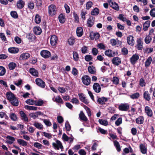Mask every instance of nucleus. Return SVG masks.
<instances>
[{"instance_id":"nucleus-58","label":"nucleus","mask_w":155,"mask_h":155,"mask_svg":"<svg viewBox=\"0 0 155 155\" xmlns=\"http://www.w3.org/2000/svg\"><path fill=\"white\" fill-rule=\"evenodd\" d=\"M65 127L67 131H69L71 129V126L68 122L67 121L65 124Z\"/></svg>"},{"instance_id":"nucleus-15","label":"nucleus","mask_w":155,"mask_h":155,"mask_svg":"<svg viewBox=\"0 0 155 155\" xmlns=\"http://www.w3.org/2000/svg\"><path fill=\"white\" fill-rule=\"evenodd\" d=\"M108 101V99L107 97H98L97 99V102L99 104L103 105L105 104V102Z\"/></svg>"},{"instance_id":"nucleus-35","label":"nucleus","mask_w":155,"mask_h":155,"mask_svg":"<svg viewBox=\"0 0 155 155\" xmlns=\"http://www.w3.org/2000/svg\"><path fill=\"white\" fill-rule=\"evenodd\" d=\"M114 143V146L115 147L117 151H121V148L119 143L117 140H115Z\"/></svg>"},{"instance_id":"nucleus-8","label":"nucleus","mask_w":155,"mask_h":155,"mask_svg":"<svg viewBox=\"0 0 155 155\" xmlns=\"http://www.w3.org/2000/svg\"><path fill=\"white\" fill-rule=\"evenodd\" d=\"M36 83L37 85L41 88L45 87V84L44 81L40 78H38L35 80Z\"/></svg>"},{"instance_id":"nucleus-56","label":"nucleus","mask_w":155,"mask_h":155,"mask_svg":"<svg viewBox=\"0 0 155 155\" xmlns=\"http://www.w3.org/2000/svg\"><path fill=\"white\" fill-rule=\"evenodd\" d=\"M35 105L36 106H41L44 103L43 101L42 100H38V101H35Z\"/></svg>"},{"instance_id":"nucleus-36","label":"nucleus","mask_w":155,"mask_h":155,"mask_svg":"<svg viewBox=\"0 0 155 155\" xmlns=\"http://www.w3.org/2000/svg\"><path fill=\"white\" fill-rule=\"evenodd\" d=\"M140 96V94L138 92H136L130 95V98L132 99H138Z\"/></svg>"},{"instance_id":"nucleus-55","label":"nucleus","mask_w":155,"mask_h":155,"mask_svg":"<svg viewBox=\"0 0 155 155\" xmlns=\"http://www.w3.org/2000/svg\"><path fill=\"white\" fill-rule=\"evenodd\" d=\"M84 107L86 110L88 117H90L91 116V112L90 108L85 105L84 106Z\"/></svg>"},{"instance_id":"nucleus-26","label":"nucleus","mask_w":155,"mask_h":155,"mask_svg":"<svg viewBox=\"0 0 155 155\" xmlns=\"http://www.w3.org/2000/svg\"><path fill=\"white\" fill-rule=\"evenodd\" d=\"M140 149L141 152L143 154H145L147 153V148L143 144H141L140 145Z\"/></svg>"},{"instance_id":"nucleus-48","label":"nucleus","mask_w":155,"mask_h":155,"mask_svg":"<svg viewBox=\"0 0 155 155\" xmlns=\"http://www.w3.org/2000/svg\"><path fill=\"white\" fill-rule=\"evenodd\" d=\"M11 16L14 18H17L18 17V15L16 11H12L10 12Z\"/></svg>"},{"instance_id":"nucleus-44","label":"nucleus","mask_w":155,"mask_h":155,"mask_svg":"<svg viewBox=\"0 0 155 155\" xmlns=\"http://www.w3.org/2000/svg\"><path fill=\"white\" fill-rule=\"evenodd\" d=\"M25 108L27 110H36L37 109V107H36L30 106L28 105H26Z\"/></svg>"},{"instance_id":"nucleus-9","label":"nucleus","mask_w":155,"mask_h":155,"mask_svg":"<svg viewBox=\"0 0 155 155\" xmlns=\"http://www.w3.org/2000/svg\"><path fill=\"white\" fill-rule=\"evenodd\" d=\"M58 40L57 37L55 35H52L50 38V43L52 46H54L57 43Z\"/></svg>"},{"instance_id":"nucleus-7","label":"nucleus","mask_w":155,"mask_h":155,"mask_svg":"<svg viewBox=\"0 0 155 155\" xmlns=\"http://www.w3.org/2000/svg\"><path fill=\"white\" fill-rule=\"evenodd\" d=\"M40 54L44 58H48L51 56L50 52L46 50L41 51L40 52Z\"/></svg>"},{"instance_id":"nucleus-19","label":"nucleus","mask_w":155,"mask_h":155,"mask_svg":"<svg viewBox=\"0 0 155 155\" xmlns=\"http://www.w3.org/2000/svg\"><path fill=\"white\" fill-rule=\"evenodd\" d=\"M33 32L36 35H40L41 33L42 30L39 26H36L33 28Z\"/></svg>"},{"instance_id":"nucleus-5","label":"nucleus","mask_w":155,"mask_h":155,"mask_svg":"<svg viewBox=\"0 0 155 155\" xmlns=\"http://www.w3.org/2000/svg\"><path fill=\"white\" fill-rule=\"evenodd\" d=\"M95 20V17L90 16L87 21V26L90 28L92 27L94 24Z\"/></svg>"},{"instance_id":"nucleus-13","label":"nucleus","mask_w":155,"mask_h":155,"mask_svg":"<svg viewBox=\"0 0 155 155\" xmlns=\"http://www.w3.org/2000/svg\"><path fill=\"white\" fill-rule=\"evenodd\" d=\"M105 54L109 57H114L117 54V53L112 51L111 50H108L106 51L105 53Z\"/></svg>"},{"instance_id":"nucleus-17","label":"nucleus","mask_w":155,"mask_h":155,"mask_svg":"<svg viewBox=\"0 0 155 155\" xmlns=\"http://www.w3.org/2000/svg\"><path fill=\"white\" fill-rule=\"evenodd\" d=\"M134 37L131 35H129L127 37V40L128 44L131 46H133L134 44Z\"/></svg>"},{"instance_id":"nucleus-43","label":"nucleus","mask_w":155,"mask_h":155,"mask_svg":"<svg viewBox=\"0 0 155 155\" xmlns=\"http://www.w3.org/2000/svg\"><path fill=\"white\" fill-rule=\"evenodd\" d=\"M35 22L38 24L40 23L41 21V17L38 14H36L35 16Z\"/></svg>"},{"instance_id":"nucleus-45","label":"nucleus","mask_w":155,"mask_h":155,"mask_svg":"<svg viewBox=\"0 0 155 155\" xmlns=\"http://www.w3.org/2000/svg\"><path fill=\"white\" fill-rule=\"evenodd\" d=\"M30 56V54L29 53H23L21 55L20 58H29Z\"/></svg>"},{"instance_id":"nucleus-1","label":"nucleus","mask_w":155,"mask_h":155,"mask_svg":"<svg viewBox=\"0 0 155 155\" xmlns=\"http://www.w3.org/2000/svg\"><path fill=\"white\" fill-rule=\"evenodd\" d=\"M81 80L83 84L86 85L88 86L91 83V78L87 75H84L81 78Z\"/></svg>"},{"instance_id":"nucleus-29","label":"nucleus","mask_w":155,"mask_h":155,"mask_svg":"<svg viewBox=\"0 0 155 155\" xmlns=\"http://www.w3.org/2000/svg\"><path fill=\"white\" fill-rule=\"evenodd\" d=\"M143 97L146 100L149 101L150 100V97L148 91H146L144 92L143 94Z\"/></svg>"},{"instance_id":"nucleus-30","label":"nucleus","mask_w":155,"mask_h":155,"mask_svg":"<svg viewBox=\"0 0 155 155\" xmlns=\"http://www.w3.org/2000/svg\"><path fill=\"white\" fill-rule=\"evenodd\" d=\"M65 16L62 14H61L58 16L59 21L61 23L63 24L65 21Z\"/></svg>"},{"instance_id":"nucleus-14","label":"nucleus","mask_w":155,"mask_h":155,"mask_svg":"<svg viewBox=\"0 0 155 155\" xmlns=\"http://www.w3.org/2000/svg\"><path fill=\"white\" fill-rule=\"evenodd\" d=\"M145 112L147 116L149 117H152L153 113L151 108L148 106H146L145 107Z\"/></svg>"},{"instance_id":"nucleus-63","label":"nucleus","mask_w":155,"mask_h":155,"mask_svg":"<svg viewBox=\"0 0 155 155\" xmlns=\"http://www.w3.org/2000/svg\"><path fill=\"white\" fill-rule=\"evenodd\" d=\"M14 40L16 43L18 44L21 43V39L18 36H16Z\"/></svg>"},{"instance_id":"nucleus-24","label":"nucleus","mask_w":155,"mask_h":155,"mask_svg":"<svg viewBox=\"0 0 155 155\" xmlns=\"http://www.w3.org/2000/svg\"><path fill=\"white\" fill-rule=\"evenodd\" d=\"M144 118L143 116H140L136 120V123L139 124H142L144 122Z\"/></svg>"},{"instance_id":"nucleus-51","label":"nucleus","mask_w":155,"mask_h":155,"mask_svg":"<svg viewBox=\"0 0 155 155\" xmlns=\"http://www.w3.org/2000/svg\"><path fill=\"white\" fill-rule=\"evenodd\" d=\"M153 51V48H147L145 49H144L143 52L144 53L149 54L152 52Z\"/></svg>"},{"instance_id":"nucleus-60","label":"nucleus","mask_w":155,"mask_h":155,"mask_svg":"<svg viewBox=\"0 0 155 155\" xmlns=\"http://www.w3.org/2000/svg\"><path fill=\"white\" fill-rule=\"evenodd\" d=\"M93 5V3L91 2H89L87 3L86 4V9L88 10Z\"/></svg>"},{"instance_id":"nucleus-31","label":"nucleus","mask_w":155,"mask_h":155,"mask_svg":"<svg viewBox=\"0 0 155 155\" xmlns=\"http://www.w3.org/2000/svg\"><path fill=\"white\" fill-rule=\"evenodd\" d=\"M11 104L14 106H18L19 104V102L18 98L16 97L13 100L11 101Z\"/></svg>"},{"instance_id":"nucleus-3","label":"nucleus","mask_w":155,"mask_h":155,"mask_svg":"<svg viewBox=\"0 0 155 155\" xmlns=\"http://www.w3.org/2000/svg\"><path fill=\"white\" fill-rule=\"evenodd\" d=\"M52 145L54 148L57 149V150H59L60 148L61 149L63 148V147L62 143L60 141L58 140H57L56 141V143L54 142L53 143Z\"/></svg>"},{"instance_id":"nucleus-28","label":"nucleus","mask_w":155,"mask_h":155,"mask_svg":"<svg viewBox=\"0 0 155 155\" xmlns=\"http://www.w3.org/2000/svg\"><path fill=\"white\" fill-rule=\"evenodd\" d=\"M112 63L115 66L119 65L121 63L120 59H112Z\"/></svg>"},{"instance_id":"nucleus-41","label":"nucleus","mask_w":155,"mask_h":155,"mask_svg":"<svg viewBox=\"0 0 155 155\" xmlns=\"http://www.w3.org/2000/svg\"><path fill=\"white\" fill-rule=\"evenodd\" d=\"M54 101L58 103H60L63 104L64 103L62 99L61 98L60 96H58L55 98V100H54L53 99Z\"/></svg>"},{"instance_id":"nucleus-27","label":"nucleus","mask_w":155,"mask_h":155,"mask_svg":"<svg viewBox=\"0 0 155 155\" xmlns=\"http://www.w3.org/2000/svg\"><path fill=\"white\" fill-rule=\"evenodd\" d=\"M17 142L19 144L24 147L27 146V144L28 143L26 141L21 139H18L17 140Z\"/></svg>"},{"instance_id":"nucleus-4","label":"nucleus","mask_w":155,"mask_h":155,"mask_svg":"<svg viewBox=\"0 0 155 155\" xmlns=\"http://www.w3.org/2000/svg\"><path fill=\"white\" fill-rule=\"evenodd\" d=\"M137 44L136 46L138 50H141L143 48V42L141 38H137Z\"/></svg>"},{"instance_id":"nucleus-59","label":"nucleus","mask_w":155,"mask_h":155,"mask_svg":"<svg viewBox=\"0 0 155 155\" xmlns=\"http://www.w3.org/2000/svg\"><path fill=\"white\" fill-rule=\"evenodd\" d=\"M122 123V118L121 117L118 118L117 120L115 121V124L117 126H119Z\"/></svg>"},{"instance_id":"nucleus-38","label":"nucleus","mask_w":155,"mask_h":155,"mask_svg":"<svg viewBox=\"0 0 155 155\" xmlns=\"http://www.w3.org/2000/svg\"><path fill=\"white\" fill-rule=\"evenodd\" d=\"M16 66V64L13 62L10 63L8 65L9 68L10 70L14 69Z\"/></svg>"},{"instance_id":"nucleus-37","label":"nucleus","mask_w":155,"mask_h":155,"mask_svg":"<svg viewBox=\"0 0 155 155\" xmlns=\"http://www.w3.org/2000/svg\"><path fill=\"white\" fill-rule=\"evenodd\" d=\"M99 13V9L97 8H94L91 12V14L92 15H97Z\"/></svg>"},{"instance_id":"nucleus-16","label":"nucleus","mask_w":155,"mask_h":155,"mask_svg":"<svg viewBox=\"0 0 155 155\" xmlns=\"http://www.w3.org/2000/svg\"><path fill=\"white\" fill-rule=\"evenodd\" d=\"M19 113L21 117V118L22 120L26 122L28 121V119L26 115L23 111H20Z\"/></svg>"},{"instance_id":"nucleus-32","label":"nucleus","mask_w":155,"mask_h":155,"mask_svg":"<svg viewBox=\"0 0 155 155\" xmlns=\"http://www.w3.org/2000/svg\"><path fill=\"white\" fill-rule=\"evenodd\" d=\"M151 40V36L149 35H147L144 39V41L146 44L150 43Z\"/></svg>"},{"instance_id":"nucleus-6","label":"nucleus","mask_w":155,"mask_h":155,"mask_svg":"<svg viewBox=\"0 0 155 155\" xmlns=\"http://www.w3.org/2000/svg\"><path fill=\"white\" fill-rule=\"evenodd\" d=\"M129 105L127 104H121L119 106V110L122 111H127L129 108Z\"/></svg>"},{"instance_id":"nucleus-49","label":"nucleus","mask_w":155,"mask_h":155,"mask_svg":"<svg viewBox=\"0 0 155 155\" xmlns=\"http://www.w3.org/2000/svg\"><path fill=\"white\" fill-rule=\"evenodd\" d=\"M99 123L104 126H107L108 125V122L107 120H105L102 119H99L98 120Z\"/></svg>"},{"instance_id":"nucleus-20","label":"nucleus","mask_w":155,"mask_h":155,"mask_svg":"<svg viewBox=\"0 0 155 155\" xmlns=\"http://www.w3.org/2000/svg\"><path fill=\"white\" fill-rule=\"evenodd\" d=\"M25 2L22 0H19L17 2L16 5L18 8L22 9L24 6Z\"/></svg>"},{"instance_id":"nucleus-42","label":"nucleus","mask_w":155,"mask_h":155,"mask_svg":"<svg viewBox=\"0 0 155 155\" xmlns=\"http://www.w3.org/2000/svg\"><path fill=\"white\" fill-rule=\"evenodd\" d=\"M9 117L11 119L14 121L17 120V118L16 115L14 113H11L9 115Z\"/></svg>"},{"instance_id":"nucleus-52","label":"nucleus","mask_w":155,"mask_h":155,"mask_svg":"<svg viewBox=\"0 0 155 155\" xmlns=\"http://www.w3.org/2000/svg\"><path fill=\"white\" fill-rule=\"evenodd\" d=\"M117 18L118 19L123 21H125L127 19L124 16V15L122 14H119Z\"/></svg>"},{"instance_id":"nucleus-25","label":"nucleus","mask_w":155,"mask_h":155,"mask_svg":"<svg viewBox=\"0 0 155 155\" xmlns=\"http://www.w3.org/2000/svg\"><path fill=\"white\" fill-rule=\"evenodd\" d=\"M8 51L11 53H17L18 52L19 50L18 48L15 47H10L8 48Z\"/></svg>"},{"instance_id":"nucleus-22","label":"nucleus","mask_w":155,"mask_h":155,"mask_svg":"<svg viewBox=\"0 0 155 155\" xmlns=\"http://www.w3.org/2000/svg\"><path fill=\"white\" fill-rule=\"evenodd\" d=\"M79 117L81 120H82L85 121H86L88 120L87 118L85 116L82 111H80V113L79 114Z\"/></svg>"},{"instance_id":"nucleus-2","label":"nucleus","mask_w":155,"mask_h":155,"mask_svg":"<svg viewBox=\"0 0 155 155\" xmlns=\"http://www.w3.org/2000/svg\"><path fill=\"white\" fill-rule=\"evenodd\" d=\"M56 7L53 5H51L48 7L49 13L51 16L54 15L56 13Z\"/></svg>"},{"instance_id":"nucleus-33","label":"nucleus","mask_w":155,"mask_h":155,"mask_svg":"<svg viewBox=\"0 0 155 155\" xmlns=\"http://www.w3.org/2000/svg\"><path fill=\"white\" fill-rule=\"evenodd\" d=\"M6 138L10 140V141H8V143L9 144H12L13 143L14 141H15V138L10 136H8L6 137Z\"/></svg>"},{"instance_id":"nucleus-10","label":"nucleus","mask_w":155,"mask_h":155,"mask_svg":"<svg viewBox=\"0 0 155 155\" xmlns=\"http://www.w3.org/2000/svg\"><path fill=\"white\" fill-rule=\"evenodd\" d=\"M78 95L79 97V99L81 101L86 104H87L89 103L88 100L86 99V97L84 96V94L83 93H80L78 94Z\"/></svg>"},{"instance_id":"nucleus-12","label":"nucleus","mask_w":155,"mask_h":155,"mask_svg":"<svg viewBox=\"0 0 155 155\" xmlns=\"http://www.w3.org/2000/svg\"><path fill=\"white\" fill-rule=\"evenodd\" d=\"M93 87L95 92L99 93L101 91V88L98 83H94Z\"/></svg>"},{"instance_id":"nucleus-34","label":"nucleus","mask_w":155,"mask_h":155,"mask_svg":"<svg viewBox=\"0 0 155 155\" xmlns=\"http://www.w3.org/2000/svg\"><path fill=\"white\" fill-rule=\"evenodd\" d=\"M33 125L35 126L37 128L40 130L43 127V125L40 123L35 122L33 124Z\"/></svg>"},{"instance_id":"nucleus-57","label":"nucleus","mask_w":155,"mask_h":155,"mask_svg":"<svg viewBox=\"0 0 155 155\" xmlns=\"http://www.w3.org/2000/svg\"><path fill=\"white\" fill-rule=\"evenodd\" d=\"M152 59H147L145 63V65L146 67H148L150 66L152 61Z\"/></svg>"},{"instance_id":"nucleus-40","label":"nucleus","mask_w":155,"mask_h":155,"mask_svg":"<svg viewBox=\"0 0 155 155\" xmlns=\"http://www.w3.org/2000/svg\"><path fill=\"white\" fill-rule=\"evenodd\" d=\"M15 96L14 94L11 91L7 92L6 94V96L8 100H9L11 98V97H14Z\"/></svg>"},{"instance_id":"nucleus-23","label":"nucleus","mask_w":155,"mask_h":155,"mask_svg":"<svg viewBox=\"0 0 155 155\" xmlns=\"http://www.w3.org/2000/svg\"><path fill=\"white\" fill-rule=\"evenodd\" d=\"M150 21L149 20L146 21L143 25V28L144 31L148 30V28L150 26Z\"/></svg>"},{"instance_id":"nucleus-61","label":"nucleus","mask_w":155,"mask_h":155,"mask_svg":"<svg viewBox=\"0 0 155 155\" xmlns=\"http://www.w3.org/2000/svg\"><path fill=\"white\" fill-rule=\"evenodd\" d=\"M34 146L37 148L41 149L42 145L38 142H35L34 144Z\"/></svg>"},{"instance_id":"nucleus-53","label":"nucleus","mask_w":155,"mask_h":155,"mask_svg":"<svg viewBox=\"0 0 155 155\" xmlns=\"http://www.w3.org/2000/svg\"><path fill=\"white\" fill-rule=\"evenodd\" d=\"M112 82L114 84L117 85L119 83V79L117 77H114L113 78Z\"/></svg>"},{"instance_id":"nucleus-21","label":"nucleus","mask_w":155,"mask_h":155,"mask_svg":"<svg viewBox=\"0 0 155 155\" xmlns=\"http://www.w3.org/2000/svg\"><path fill=\"white\" fill-rule=\"evenodd\" d=\"M29 72L34 76L38 77V71L34 68H31L29 69Z\"/></svg>"},{"instance_id":"nucleus-46","label":"nucleus","mask_w":155,"mask_h":155,"mask_svg":"<svg viewBox=\"0 0 155 155\" xmlns=\"http://www.w3.org/2000/svg\"><path fill=\"white\" fill-rule=\"evenodd\" d=\"M94 67L92 66L88 67V70L89 73L91 74H94L95 73V71L94 70Z\"/></svg>"},{"instance_id":"nucleus-62","label":"nucleus","mask_w":155,"mask_h":155,"mask_svg":"<svg viewBox=\"0 0 155 155\" xmlns=\"http://www.w3.org/2000/svg\"><path fill=\"white\" fill-rule=\"evenodd\" d=\"M0 38L2 40L4 41H6V38L5 35V34L3 33H0Z\"/></svg>"},{"instance_id":"nucleus-47","label":"nucleus","mask_w":155,"mask_h":155,"mask_svg":"<svg viewBox=\"0 0 155 155\" xmlns=\"http://www.w3.org/2000/svg\"><path fill=\"white\" fill-rule=\"evenodd\" d=\"M5 72V68L4 67L0 66V76H2L4 75Z\"/></svg>"},{"instance_id":"nucleus-11","label":"nucleus","mask_w":155,"mask_h":155,"mask_svg":"<svg viewBox=\"0 0 155 155\" xmlns=\"http://www.w3.org/2000/svg\"><path fill=\"white\" fill-rule=\"evenodd\" d=\"M26 37L30 42L34 41L36 39V37L33 34L31 33L27 34Z\"/></svg>"},{"instance_id":"nucleus-54","label":"nucleus","mask_w":155,"mask_h":155,"mask_svg":"<svg viewBox=\"0 0 155 155\" xmlns=\"http://www.w3.org/2000/svg\"><path fill=\"white\" fill-rule=\"evenodd\" d=\"M35 101L32 99H28L26 100L25 101L26 103L27 104L31 105H33L35 104Z\"/></svg>"},{"instance_id":"nucleus-64","label":"nucleus","mask_w":155,"mask_h":155,"mask_svg":"<svg viewBox=\"0 0 155 155\" xmlns=\"http://www.w3.org/2000/svg\"><path fill=\"white\" fill-rule=\"evenodd\" d=\"M150 15L153 17H155V8L152 9L150 12Z\"/></svg>"},{"instance_id":"nucleus-50","label":"nucleus","mask_w":155,"mask_h":155,"mask_svg":"<svg viewBox=\"0 0 155 155\" xmlns=\"http://www.w3.org/2000/svg\"><path fill=\"white\" fill-rule=\"evenodd\" d=\"M68 42L70 45H73L75 42L74 38V37L69 38L68 40Z\"/></svg>"},{"instance_id":"nucleus-18","label":"nucleus","mask_w":155,"mask_h":155,"mask_svg":"<svg viewBox=\"0 0 155 155\" xmlns=\"http://www.w3.org/2000/svg\"><path fill=\"white\" fill-rule=\"evenodd\" d=\"M84 33L83 29L81 27H78L76 29V34L78 37H81L82 36Z\"/></svg>"},{"instance_id":"nucleus-39","label":"nucleus","mask_w":155,"mask_h":155,"mask_svg":"<svg viewBox=\"0 0 155 155\" xmlns=\"http://www.w3.org/2000/svg\"><path fill=\"white\" fill-rule=\"evenodd\" d=\"M35 7L34 3L32 1L29 2L28 3V7L30 10L33 9Z\"/></svg>"}]
</instances>
